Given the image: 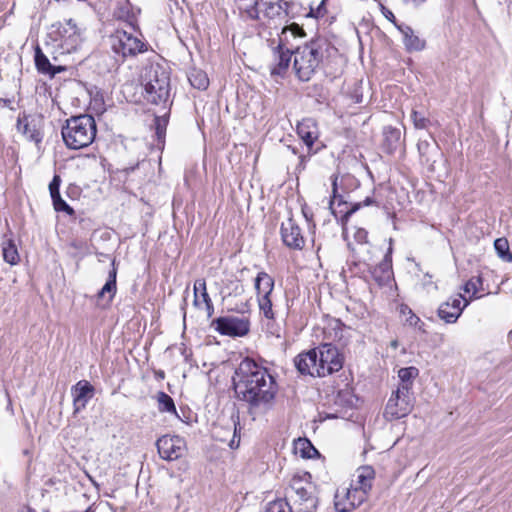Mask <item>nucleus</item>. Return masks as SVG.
Returning a JSON list of instances; mask_svg holds the SVG:
<instances>
[{
    "mask_svg": "<svg viewBox=\"0 0 512 512\" xmlns=\"http://www.w3.org/2000/svg\"><path fill=\"white\" fill-rule=\"evenodd\" d=\"M233 387L252 420L264 416L275 404L278 385L269 370L250 357L235 369Z\"/></svg>",
    "mask_w": 512,
    "mask_h": 512,
    "instance_id": "1",
    "label": "nucleus"
},
{
    "mask_svg": "<svg viewBox=\"0 0 512 512\" xmlns=\"http://www.w3.org/2000/svg\"><path fill=\"white\" fill-rule=\"evenodd\" d=\"M144 99L153 105H165L170 96V77L158 63L146 65L140 76Z\"/></svg>",
    "mask_w": 512,
    "mask_h": 512,
    "instance_id": "2",
    "label": "nucleus"
},
{
    "mask_svg": "<svg viewBox=\"0 0 512 512\" xmlns=\"http://www.w3.org/2000/svg\"><path fill=\"white\" fill-rule=\"evenodd\" d=\"M61 133L63 141L69 149L78 150L88 147L96 137L95 119L89 114L72 116L66 120Z\"/></svg>",
    "mask_w": 512,
    "mask_h": 512,
    "instance_id": "3",
    "label": "nucleus"
},
{
    "mask_svg": "<svg viewBox=\"0 0 512 512\" xmlns=\"http://www.w3.org/2000/svg\"><path fill=\"white\" fill-rule=\"evenodd\" d=\"M326 43L322 40H312L299 46L294 51L293 70L298 80L308 82L312 79L323 61Z\"/></svg>",
    "mask_w": 512,
    "mask_h": 512,
    "instance_id": "4",
    "label": "nucleus"
},
{
    "mask_svg": "<svg viewBox=\"0 0 512 512\" xmlns=\"http://www.w3.org/2000/svg\"><path fill=\"white\" fill-rule=\"evenodd\" d=\"M311 475H295L290 482V497L300 506L301 512H313L317 507L316 488Z\"/></svg>",
    "mask_w": 512,
    "mask_h": 512,
    "instance_id": "5",
    "label": "nucleus"
},
{
    "mask_svg": "<svg viewBox=\"0 0 512 512\" xmlns=\"http://www.w3.org/2000/svg\"><path fill=\"white\" fill-rule=\"evenodd\" d=\"M54 28L49 36L54 42V46L61 50V54H70L75 52L82 43V37L80 30L76 23L69 19L65 23H59L57 26L53 25Z\"/></svg>",
    "mask_w": 512,
    "mask_h": 512,
    "instance_id": "6",
    "label": "nucleus"
},
{
    "mask_svg": "<svg viewBox=\"0 0 512 512\" xmlns=\"http://www.w3.org/2000/svg\"><path fill=\"white\" fill-rule=\"evenodd\" d=\"M332 184V195L329 202V207L332 214L336 218H340L342 221L347 220L353 213L358 211L361 207L370 206L375 203L373 197L367 196L362 202L348 203L344 200L342 194L338 192V175L333 174L331 176Z\"/></svg>",
    "mask_w": 512,
    "mask_h": 512,
    "instance_id": "7",
    "label": "nucleus"
},
{
    "mask_svg": "<svg viewBox=\"0 0 512 512\" xmlns=\"http://www.w3.org/2000/svg\"><path fill=\"white\" fill-rule=\"evenodd\" d=\"M313 350L317 355V377H325L343 367V357L337 347L331 343L322 344Z\"/></svg>",
    "mask_w": 512,
    "mask_h": 512,
    "instance_id": "8",
    "label": "nucleus"
},
{
    "mask_svg": "<svg viewBox=\"0 0 512 512\" xmlns=\"http://www.w3.org/2000/svg\"><path fill=\"white\" fill-rule=\"evenodd\" d=\"M211 327L221 335L244 337L250 331V320L244 316H223L212 320Z\"/></svg>",
    "mask_w": 512,
    "mask_h": 512,
    "instance_id": "9",
    "label": "nucleus"
},
{
    "mask_svg": "<svg viewBox=\"0 0 512 512\" xmlns=\"http://www.w3.org/2000/svg\"><path fill=\"white\" fill-rule=\"evenodd\" d=\"M112 49L125 58L142 53L147 48L144 42L132 34L126 31H117L116 35L112 37Z\"/></svg>",
    "mask_w": 512,
    "mask_h": 512,
    "instance_id": "10",
    "label": "nucleus"
},
{
    "mask_svg": "<svg viewBox=\"0 0 512 512\" xmlns=\"http://www.w3.org/2000/svg\"><path fill=\"white\" fill-rule=\"evenodd\" d=\"M368 494L350 485L349 488L338 489L334 497L335 508L338 512H351L367 499Z\"/></svg>",
    "mask_w": 512,
    "mask_h": 512,
    "instance_id": "11",
    "label": "nucleus"
},
{
    "mask_svg": "<svg viewBox=\"0 0 512 512\" xmlns=\"http://www.w3.org/2000/svg\"><path fill=\"white\" fill-rule=\"evenodd\" d=\"M159 456L163 460L179 459L185 451V441L179 436L163 435L156 441Z\"/></svg>",
    "mask_w": 512,
    "mask_h": 512,
    "instance_id": "12",
    "label": "nucleus"
},
{
    "mask_svg": "<svg viewBox=\"0 0 512 512\" xmlns=\"http://www.w3.org/2000/svg\"><path fill=\"white\" fill-rule=\"evenodd\" d=\"M414 407V399H404L401 396L391 394L385 407L384 417L388 421L406 417Z\"/></svg>",
    "mask_w": 512,
    "mask_h": 512,
    "instance_id": "13",
    "label": "nucleus"
},
{
    "mask_svg": "<svg viewBox=\"0 0 512 512\" xmlns=\"http://www.w3.org/2000/svg\"><path fill=\"white\" fill-rule=\"evenodd\" d=\"M468 304L469 302L461 294H458L440 305L438 316L446 323H455Z\"/></svg>",
    "mask_w": 512,
    "mask_h": 512,
    "instance_id": "14",
    "label": "nucleus"
},
{
    "mask_svg": "<svg viewBox=\"0 0 512 512\" xmlns=\"http://www.w3.org/2000/svg\"><path fill=\"white\" fill-rule=\"evenodd\" d=\"M281 238L285 246L294 250H301L305 245L300 227L292 218L281 224Z\"/></svg>",
    "mask_w": 512,
    "mask_h": 512,
    "instance_id": "15",
    "label": "nucleus"
},
{
    "mask_svg": "<svg viewBox=\"0 0 512 512\" xmlns=\"http://www.w3.org/2000/svg\"><path fill=\"white\" fill-rule=\"evenodd\" d=\"M73 396L74 414L85 409L95 394V388L86 380H80L71 388Z\"/></svg>",
    "mask_w": 512,
    "mask_h": 512,
    "instance_id": "16",
    "label": "nucleus"
},
{
    "mask_svg": "<svg viewBox=\"0 0 512 512\" xmlns=\"http://www.w3.org/2000/svg\"><path fill=\"white\" fill-rule=\"evenodd\" d=\"M292 54L294 52H291L281 42L273 49L274 63L270 67L272 76L283 77L286 74L290 66Z\"/></svg>",
    "mask_w": 512,
    "mask_h": 512,
    "instance_id": "17",
    "label": "nucleus"
},
{
    "mask_svg": "<svg viewBox=\"0 0 512 512\" xmlns=\"http://www.w3.org/2000/svg\"><path fill=\"white\" fill-rule=\"evenodd\" d=\"M392 248L389 247L387 253L385 254L382 261L374 266L370 273L373 278V280L379 285V286H385L388 285L391 280L393 279V269H392Z\"/></svg>",
    "mask_w": 512,
    "mask_h": 512,
    "instance_id": "18",
    "label": "nucleus"
},
{
    "mask_svg": "<svg viewBox=\"0 0 512 512\" xmlns=\"http://www.w3.org/2000/svg\"><path fill=\"white\" fill-rule=\"evenodd\" d=\"M316 357L317 355L314 350H308L307 352L300 353L295 357L294 365L302 375L317 377L318 364Z\"/></svg>",
    "mask_w": 512,
    "mask_h": 512,
    "instance_id": "19",
    "label": "nucleus"
},
{
    "mask_svg": "<svg viewBox=\"0 0 512 512\" xmlns=\"http://www.w3.org/2000/svg\"><path fill=\"white\" fill-rule=\"evenodd\" d=\"M30 118L31 116L26 114V112L20 113L17 118L16 128L17 131L24 135L29 141L38 144L42 141V135Z\"/></svg>",
    "mask_w": 512,
    "mask_h": 512,
    "instance_id": "20",
    "label": "nucleus"
},
{
    "mask_svg": "<svg viewBox=\"0 0 512 512\" xmlns=\"http://www.w3.org/2000/svg\"><path fill=\"white\" fill-rule=\"evenodd\" d=\"M264 16L269 19H285L288 15L289 2L284 0H262Z\"/></svg>",
    "mask_w": 512,
    "mask_h": 512,
    "instance_id": "21",
    "label": "nucleus"
},
{
    "mask_svg": "<svg viewBox=\"0 0 512 512\" xmlns=\"http://www.w3.org/2000/svg\"><path fill=\"white\" fill-rule=\"evenodd\" d=\"M357 480L352 486L357 487L360 491L368 494L372 488V483L375 478V471L372 466H361L356 470Z\"/></svg>",
    "mask_w": 512,
    "mask_h": 512,
    "instance_id": "22",
    "label": "nucleus"
},
{
    "mask_svg": "<svg viewBox=\"0 0 512 512\" xmlns=\"http://www.w3.org/2000/svg\"><path fill=\"white\" fill-rule=\"evenodd\" d=\"M398 30L403 35V42L408 51H421L425 48V41L415 35L413 29L408 25H397Z\"/></svg>",
    "mask_w": 512,
    "mask_h": 512,
    "instance_id": "23",
    "label": "nucleus"
},
{
    "mask_svg": "<svg viewBox=\"0 0 512 512\" xmlns=\"http://www.w3.org/2000/svg\"><path fill=\"white\" fill-rule=\"evenodd\" d=\"M297 133L309 150L318 138L317 127L312 119H304L297 126Z\"/></svg>",
    "mask_w": 512,
    "mask_h": 512,
    "instance_id": "24",
    "label": "nucleus"
},
{
    "mask_svg": "<svg viewBox=\"0 0 512 512\" xmlns=\"http://www.w3.org/2000/svg\"><path fill=\"white\" fill-rule=\"evenodd\" d=\"M34 60L38 72L42 74L55 76L57 73L64 71V67L62 66H53L39 46L35 49Z\"/></svg>",
    "mask_w": 512,
    "mask_h": 512,
    "instance_id": "25",
    "label": "nucleus"
},
{
    "mask_svg": "<svg viewBox=\"0 0 512 512\" xmlns=\"http://www.w3.org/2000/svg\"><path fill=\"white\" fill-rule=\"evenodd\" d=\"M274 283L273 277L268 273L264 271L259 272L254 281L257 297L271 296L274 290Z\"/></svg>",
    "mask_w": 512,
    "mask_h": 512,
    "instance_id": "26",
    "label": "nucleus"
},
{
    "mask_svg": "<svg viewBox=\"0 0 512 512\" xmlns=\"http://www.w3.org/2000/svg\"><path fill=\"white\" fill-rule=\"evenodd\" d=\"M384 141L383 148L388 154H392L400 145L401 132L392 126H387L383 131Z\"/></svg>",
    "mask_w": 512,
    "mask_h": 512,
    "instance_id": "27",
    "label": "nucleus"
},
{
    "mask_svg": "<svg viewBox=\"0 0 512 512\" xmlns=\"http://www.w3.org/2000/svg\"><path fill=\"white\" fill-rule=\"evenodd\" d=\"M257 302L260 313L268 321L267 326L269 327V329H271V333L274 334L275 332L272 331L273 323L271 322H274L275 320V313L273 311L271 296H259L257 297Z\"/></svg>",
    "mask_w": 512,
    "mask_h": 512,
    "instance_id": "28",
    "label": "nucleus"
},
{
    "mask_svg": "<svg viewBox=\"0 0 512 512\" xmlns=\"http://www.w3.org/2000/svg\"><path fill=\"white\" fill-rule=\"evenodd\" d=\"M188 80L191 86L198 90H206L209 86V78L201 69H190L188 72Z\"/></svg>",
    "mask_w": 512,
    "mask_h": 512,
    "instance_id": "29",
    "label": "nucleus"
},
{
    "mask_svg": "<svg viewBox=\"0 0 512 512\" xmlns=\"http://www.w3.org/2000/svg\"><path fill=\"white\" fill-rule=\"evenodd\" d=\"M295 453L299 454L302 458H313L319 455L318 450L312 445V443L306 438H299L294 445Z\"/></svg>",
    "mask_w": 512,
    "mask_h": 512,
    "instance_id": "30",
    "label": "nucleus"
},
{
    "mask_svg": "<svg viewBox=\"0 0 512 512\" xmlns=\"http://www.w3.org/2000/svg\"><path fill=\"white\" fill-rule=\"evenodd\" d=\"M417 148L422 160L426 163H434L435 159H433V152H438V145L436 142L431 143L428 140H419L417 143Z\"/></svg>",
    "mask_w": 512,
    "mask_h": 512,
    "instance_id": "31",
    "label": "nucleus"
},
{
    "mask_svg": "<svg viewBox=\"0 0 512 512\" xmlns=\"http://www.w3.org/2000/svg\"><path fill=\"white\" fill-rule=\"evenodd\" d=\"M116 269L113 268L109 272L108 280L106 281L105 285L102 287V289L98 292V298H103L106 293L109 294L108 296V302L112 300L116 293Z\"/></svg>",
    "mask_w": 512,
    "mask_h": 512,
    "instance_id": "32",
    "label": "nucleus"
},
{
    "mask_svg": "<svg viewBox=\"0 0 512 512\" xmlns=\"http://www.w3.org/2000/svg\"><path fill=\"white\" fill-rule=\"evenodd\" d=\"M400 313L403 316H406V323L410 326L417 328L419 331L425 332L424 322L407 306L402 305L400 308Z\"/></svg>",
    "mask_w": 512,
    "mask_h": 512,
    "instance_id": "33",
    "label": "nucleus"
},
{
    "mask_svg": "<svg viewBox=\"0 0 512 512\" xmlns=\"http://www.w3.org/2000/svg\"><path fill=\"white\" fill-rule=\"evenodd\" d=\"M494 248L499 256L505 262H512V253L506 238H498L494 241Z\"/></svg>",
    "mask_w": 512,
    "mask_h": 512,
    "instance_id": "34",
    "label": "nucleus"
},
{
    "mask_svg": "<svg viewBox=\"0 0 512 512\" xmlns=\"http://www.w3.org/2000/svg\"><path fill=\"white\" fill-rule=\"evenodd\" d=\"M3 258L7 263L11 265L18 263L19 254L17 247L12 240H7L3 243Z\"/></svg>",
    "mask_w": 512,
    "mask_h": 512,
    "instance_id": "35",
    "label": "nucleus"
},
{
    "mask_svg": "<svg viewBox=\"0 0 512 512\" xmlns=\"http://www.w3.org/2000/svg\"><path fill=\"white\" fill-rule=\"evenodd\" d=\"M158 409L160 412L176 413L173 399L165 392L157 393Z\"/></svg>",
    "mask_w": 512,
    "mask_h": 512,
    "instance_id": "36",
    "label": "nucleus"
},
{
    "mask_svg": "<svg viewBox=\"0 0 512 512\" xmlns=\"http://www.w3.org/2000/svg\"><path fill=\"white\" fill-rule=\"evenodd\" d=\"M466 293H472L475 296L479 291L483 290V280L480 276L470 278L463 286Z\"/></svg>",
    "mask_w": 512,
    "mask_h": 512,
    "instance_id": "37",
    "label": "nucleus"
},
{
    "mask_svg": "<svg viewBox=\"0 0 512 512\" xmlns=\"http://www.w3.org/2000/svg\"><path fill=\"white\" fill-rule=\"evenodd\" d=\"M264 512H292V509L285 499H277L269 502Z\"/></svg>",
    "mask_w": 512,
    "mask_h": 512,
    "instance_id": "38",
    "label": "nucleus"
},
{
    "mask_svg": "<svg viewBox=\"0 0 512 512\" xmlns=\"http://www.w3.org/2000/svg\"><path fill=\"white\" fill-rule=\"evenodd\" d=\"M51 198H52V201H53L54 209L56 211H58V212H65V213H67L70 216L75 214L74 209L70 205H68L65 200H63L61 198L60 193L51 196Z\"/></svg>",
    "mask_w": 512,
    "mask_h": 512,
    "instance_id": "39",
    "label": "nucleus"
},
{
    "mask_svg": "<svg viewBox=\"0 0 512 512\" xmlns=\"http://www.w3.org/2000/svg\"><path fill=\"white\" fill-rule=\"evenodd\" d=\"M419 374V371L416 367L410 366L401 368L398 372V377L401 382L412 383V380L416 378Z\"/></svg>",
    "mask_w": 512,
    "mask_h": 512,
    "instance_id": "40",
    "label": "nucleus"
},
{
    "mask_svg": "<svg viewBox=\"0 0 512 512\" xmlns=\"http://www.w3.org/2000/svg\"><path fill=\"white\" fill-rule=\"evenodd\" d=\"M411 119L413 121L415 128L417 129H425L430 123L428 118H426L423 114L419 113L416 110L412 111Z\"/></svg>",
    "mask_w": 512,
    "mask_h": 512,
    "instance_id": "41",
    "label": "nucleus"
},
{
    "mask_svg": "<svg viewBox=\"0 0 512 512\" xmlns=\"http://www.w3.org/2000/svg\"><path fill=\"white\" fill-rule=\"evenodd\" d=\"M167 123L168 121L165 117H155L154 125L158 140H162L165 137Z\"/></svg>",
    "mask_w": 512,
    "mask_h": 512,
    "instance_id": "42",
    "label": "nucleus"
},
{
    "mask_svg": "<svg viewBox=\"0 0 512 512\" xmlns=\"http://www.w3.org/2000/svg\"><path fill=\"white\" fill-rule=\"evenodd\" d=\"M412 383H406L401 382V384L398 386L397 390L394 391L392 394L399 395L404 399H414L412 392H411Z\"/></svg>",
    "mask_w": 512,
    "mask_h": 512,
    "instance_id": "43",
    "label": "nucleus"
},
{
    "mask_svg": "<svg viewBox=\"0 0 512 512\" xmlns=\"http://www.w3.org/2000/svg\"><path fill=\"white\" fill-rule=\"evenodd\" d=\"M259 0H253V3L246 9V13L250 19L258 20L259 19Z\"/></svg>",
    "mask_w": 512,
    "mask_h": 512,
    "instance_id": "44",
    "label": "nucleus"
},
{
    "mask_svg": "<svg viewBox=\"0 0 512 512\" xmlns=\"http://www.w3.org/2000/svg\"><path fill=\"white\" fill-rule=\"evenodd\" d=\"M60 183H61L60 176L59 175H55L53 177L52 181L49 184V191H50V195L51 196L60 193V191H59Z\"/></svg>",
    "mask_w": 512,
    "mask_h": 512,
    "instance_id": "45",
    "label": "nucleus"
},
{
    "mask_svg": "<svg viewBox=\"0 0 512 512\" xmlns=\"http://www.w3.org/2000/svg\"><path fill=\"white\" fill-rule=\"evenodd\" d=\"M354 239L357 243L365 244L368 242V232L363 228H359L354 234Z\"/></svg>",
    "mask_w": 512,
    "mask_h": 512,
    "instance_id": "46",
    "label": "nucleus"
},
{
    "mask_svg": "<svg viewBox=\"0 0 512 512\" xmlns=\"http://www.w3.org/2000/svg\"><path fill=\"white\" fill-rule=\"evenodd\" d=\"M204 291H207L206 289V282L204 279H197L194 283V295H195V304H197V293L200 292V294Z\"/></svg>",
    "mask_w": 512,
    "mask_h": 512,
    "instance_id": "47",
    "label": "nucleus"
},
{
    "mask_svg": "<svg viewBox=\"0 0 512 512\" xmlns=\"http://www.w3.org/2000/svg\"><path fill=\"white\" fill-rule=\"evenodd\" d=\"M325 2L326 0H322L321 3L318 5V7L316 8V10L314 11L313 9H311L310 11V15H313L315 17H322L326 14V9H325Z\"/></svg>",
    "mask_w": 512,
    "mask_h": 512,
    "instance_id": "48",
    "label": "nucleus"
},
{
    "mask_svg": "<svg viewBox=\"0 0 512 512\" xmlns=\"http://www.w3.org/2000/svg\"><path fill=\"white\" fill-rule=\"evenodd\" d=\"M249 309H250L249 302L246 301V302H242L240 304H237L231 310L235 311L237 313L245 314V313H247L249 311Z\"/></svg>",
    "mask_w": 512,
    "mask_h": 512,
    "instance_id": "49",
    "label": "nucleus"
},
{
    "mask_svg": "<svg viewBox=\"0 0 512 512\" xmlns=\"http://www.w3.org/2000/svg\"><path fill=\"white\" fill-rule=\"evenodd\" d=\"M201 298L206 305V309H211V311H214L212 300L207 291L201 293Z\"/></svg>",
    "mask_w": 512,
    "mask_h": 512,
    "instance_id": "50",
    "label": "nucleus"
},
{
    "mask_svg": "<svg viewBox=\"0 0 512 512\" xmlns=\"http://www.w3.org/2000/svg\"><path fill=\"white\" fill-rule=\"evenodd\" d=\"M236 437H237V427H236V423L234 422V435H233L232 440L229 443V446L232 449H236L239 447L240 438L238 437V439H236Z\"/></svg>",
    "mask_w": 512,
    "mask_h": 512,
    "instance_id": "51",
    "label": "nucleus"
},
{
    "mask_svg": "<svg viewBox=\"0 0 512 512\" xmlns=\"http://www.w3.org/2000/svg\"><path fill=\"white\" fill-rule=\"evenodd\" d=\"M382 12H383V15L385 16V18L388 19L389 21H391L392 23H394L395 26L397 27L398 24H396V18L394 16L393 12L385 7H382Z\"/></svg>",
    "mask_w": 512,
    "mask_h": 512,
    "instance_id": "52",
    "label": "nucleus"
},
{
    "mask_svg": "<svg viewBox=\"0 0 512 512\" xmlns=\"http://www.w3.org/2000/svg\"><path fill=\"white\" fill-rule=\"evenodd\" d=\"M406 2H411L415 7H419L422 5L426 0H405Z\"/></svg>",
    "mask_w": 512,
    "mask_h": 512,
    "instance_id": "53",
    "label": "nucleus"
},
{
    "mask_svg": "<svg viewBox=\"0 0 512 512\" xmlns=\"http://www.w3.org/2000/svg\"><path fill=\"white\" fill-rule=\"evenodd\" d=\"M156 375H157V377H159V378L163 379V378H164V376H165V373H164L163 371H161V370H160V371L156 372Z\"/></svg>",
    "mask_w": 512,
    "mask_h": 512,
    "instance_id": "54",
    "label": "nucleus"
},
{
    "mask_svg": "<svg viewBox=\"0 0 512 512\" xmlns=\"http://www.w3.org/2000/svg\"><path fill=\"white\" fill-rule=\"evenodd\" d=\"M438 338H439V341H440V342H443V341H444V335H443V334H439V335H438Z\"/></svg>",
    "mask_w": 512,
    "mask_h": 512,
    "instance_id": "55",
    "label": "nucleus"
},
{
    "mask_svg": "<svg viewBox=\"0 0 512 512\" xmlns=\"http://www.w3.org/2000/svg\"><path fill=\"white\" fill-rule=\"evenodd\" d=\"M304 160H305V157L304 156H300V164L301 165L303 164Z\"/></svg>",
    "mask_w": 512,
    "mask_h": 512,
    "instance_id": "56",
    "label": "nucleus"
},
{
    "mask_svg": "<svg viewBox=\"0 0 512 512\" xmlns=\"http://www.w3.org/2000/svg\"><path fill=\"white\" fill-rule=\"evenodd\" d=\"M293 28H294L295 30H300V27H299L298 25H296V24H294V25H293Z\"/></svg>",
    "mask_w": 512,
    "mask_h": 512,
    "instance_id": "57",
    "label": "nucleus"
},
{
    "mask_svg": "<svg viewBox=\"0 0 512 512\" xmlns=\"http://www.w3.org/2000/svg\"><path fill=\"white\" fill-rule=\"evenodd\" d=\"M207 312H208V316H211L213 311H211V309H207Z\"/></svg>",
    "mask_w": 512,
    "mask_h": 512,
    "instance_id": "58",
    "label": "nucleus"
},
{
    "mask_svg": "<svg viewBox=\"0 0 512 512\" xmlns=\"http://www.w3.org/2000/svg\"><path fill=\"white\" fill-rule=\"evenodd\" d=\"M361 102V98H359V96H356V103H359Z\"/></svg>",
    "mask_w": 512,
    "mask_h": 512,
    "instance_id": "59",
    "label": "nucleus"
},
{
    "mask_svg": "<svg viewBox=\"0 0 512 512\" xmlns=\"http://www.w3.org/2000/svg\"><path fill=\"white\" fill-rule=\"evenodd\" d=\"M392 346L397 347V341H393Z\"/></svg>",
    "mask_w": 512,
    "mask_h": 512,
    "instance_id": "60",
    "label": "nucleus"
},
{
    "mask_svg": "<svg viewBox=\"0 0 512 512\" xmlns=\"http://www.w3.org/2000/svg\"><path fill=\"white\" fill-rule=\"evenodd\" d=\"M5 105H8L10 103V100H5Z\"/></svg>",
    "mask_w": 512,
    "mask_h": 512,
    "instance_id": "61",
    "label": "nucleus"
},
{
    "mask_svg": "<svg viewBox=\"0 0 512 512\" xmlns=\"http://www.w3.org/2000/svg\"><path fill=\"white\" fill-rule=\"evenodd\" d=\"M475 298H480V297H483V294H480V296H474Z\"/></svg>",
    "mask_w": 512,
    "mask_h": 512,
    "instance_id": "62",
    "label": "nucleus"
}]
</instances>
